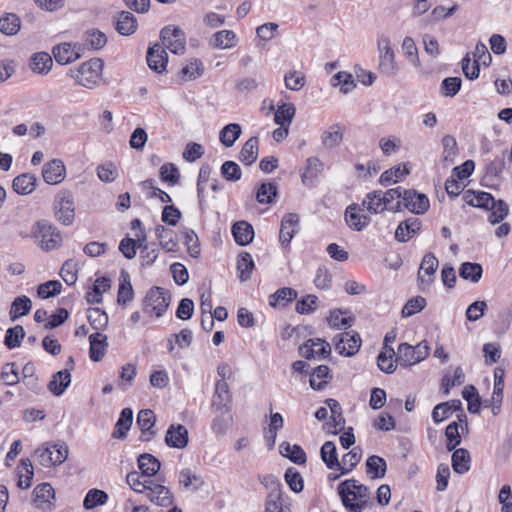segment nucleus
<instances>
[{"label": "nucleus", "instance_id": "nucleus-1", "mask_svg": "<svg viewBox=\"0 0 512 512\" xmlns=\"http://www.w3.org/2000/svg\"><path fill=\"white\" fill-rule=\"evenodd\" d=\"M338 493L342 503L349 512H362L366 507V498L369 495L368 488L359 484L356 480H345L338 486Z\"/></svg>", "mask_w": 512, "mask_h": 512}, {"label": "nucleus", "instance_id": "nucleus-2", "mask_svg": "<svg viewBox=\"0 0 512 512\" xmlns=\"http://www.w3.org/2000/svg\"><path fill=\"white\" fill-rule=\"evenodd\" d=\"M33 236L45 251L58 248L62 243L60 231L46 220L37 221L32 228Z\"/></svg>", "mask_w": 512, "mask_h": 512}, {"label": "nucleus", "instance_id": "nucleus-3", "mask_svg": "<svg viewBox=\"0 0 512 512\" xmlns=\"http://www.w3.org/2000/svg\"><path fill=\"white\" fill-rule=\"evenodd\" d=\"M102 68V60L99 58H93L81 64L76 71H72L71 76L79 85L91 89L98 83Z\"/></svg>", "mask_w": 512, "mask_h": 512}, {"label": "nucleus", "instance_id": "nucleus-4", "mask_svg": "<svg viewBox=\"0 0 512 512\" xmlns=\"http://www.w3.org/2000/svg\"><path fill=\"white\" fill-rule=\"evenodd\" d=\"M429 352L430 347L426 341H422L416 346L401 343L398 346L396 362L402 367H408L426 359Z\"/></svg>", "mask_w": 512, "mask_h": 512}, {"label": "nucleus", "instance_id": "nucleus-5", "mask_svg": "<svg viewBox=\"0 0 512 512\" xmlns=\"http://www.w3.org/2000/svg\"><path fill=\"white\" fill-rule=\"evenodd\" d=\"M171 296L167 290L161 287L151 288L144 298V311L147 313H155L157 317H161L167 310Z\"/></svg>", "mask_w": 512, "mask_h": 512}, {"label": "nucleus", "instance_id": "nucleus-6", "mask_svg": "<svg viewBox=\"0 0 512 512\" xmlns=\"http://www.w3.org/2000/svg\"><path fill=\"white\" fill-rule=\"evenodd\" d=\"M377 46L379 51V69L381 73L387 76H394L397 72V65L389 37L380 35L377 40Z\"/></svg>", "mask_w": 512, "mask_h": 512}, {"label": "nucleus", "instance_id": "nucleus-7", "mask_svg": "<svg viewBox=\"0 0 512 512\" xmlns=\"http://www.w3.org/2000/svg\"><path fill=\"white\" fill-rule=\"evenodd\" d=\"M162 45L174 54H182L185 51L186 37L183 30L176 26H165L160 31Z\"/></svg>", "mask_w": 512, "mask_h": 512}, {"label": "nucleus", "instance_id": "nucleus-8", "mask_svg": "<svg viewBox=\"0 0 512 512\" xmlns=\"http://www.w3.org/2000/svg\"><path fill=\"white\" fill-rule=\"evenodd\" d=\"M56 219L63 225H71L75 218L73 197L68 192L60 193L54 203Z\"/></svg>", "mask_w": 512, "mask_h": 512}, {"label": "nucleus", "instance_id": "nucleus-9", "mask_svg": "<svg viewBox=\"0 0 512 512\" xmlns=\"http://www.w3.org/2000/svg\"><path fill=\"white\" fill-rule=\"evenodd\" d=\"M335 349L346 357L355 355L361 346V338L357 332L347 331L334 337Z\"/></svg>", "mask_w": 512, "mask_h": 512}, {"label": "nucleus", "instance_id": "nucleus-10", "mask_svg": "<svg viewBox=\"0 0 512 512\" xmlns=\"http://www.w3.org/2000/svg\"><path fill=\"white\" fill-rule=\"evenodd\" d=\"M231 394L226 381L218 380L212 397L211 407L214 413L226 415L230 411Z\"/></svg>", "mask_w": 512, "mask_h": 512}, {"label": "nucleus", "instance_id": "nucleus-11", "mask_svg": "<svg viewBox=\"0 0 512 512\" xmlns=\"http://www.w3.org/2000/svg\"><path fill=\"white\" fill-rule=\"evenodd\" d=\"M299 353L302 357L310 360L316 358H325L331 353V346L323 339H308L299 347Z\"/></svg>", "mask_w": 512, "mask_h": 512}, {"label": "nucleus", "instance_id": "nucleus-12", "mask_svg": "<svg viewBox=\"0 0 512 512\" xmlns=\"http://www.w3.org/2000/svg\"><path fill=\"white\" fill-rule=\"evenodd\" d=\"M364 209L360 204H350L345 210V221L347 225L355 231H362L370 224L371 218L360 214Z\"/></svg>", "mask_w": 512, "mask_h": 512}, {"label": "nucleus", "instance_id": "nucleus-13", "mask_svg": "<svg viewBox=\"0 0 512 512\" xmlns=\"http://www.w3.org/2000/svg\"><path fill=\"white\" fill-rule=\"evenodd\" d=\"M66 168L62 160L53 159L42 168V177L47 184L56 185L64 180Z\"/></svg>", "mask_w": 512, "mask_h": 512}, {"label": "nucleus", "instance_id": "nucleus-14", "mask_svg": "<svg viewBox=\"0 0 512 512\" xmlns=\"http://www.w3.org/2000/svg\"><path fill=\"white\" fill-rule=\"evenodd\" d=\"M155 423L156 417L152 410L143 409L139 411L137 415V425L142 433L140 437L141 441L148 442L156 435L154 429Z\"/></svg>", "mask_w": 512, "mask_h": 512}, {"label": "nucleus", "instance_id": "nucleus-15", "mask_svg": "<svg viewBox=\"0 0 512 512\" xmlns=\"http://www.w3.org/2000/svg\"><path fill=\"white\" fill-rule=\"evenodd\" d=\"M404 195L403 208L415 214H423L428 210L429 199L425 194L418 193L415 190H407Z\"/></svg>", "mask_w": 512, "mask_h": 512}, {"label": "nucleus", "instance_id": "nucleus-16", "mask_svg": "<svg viewBox=\"0 0 512 512\" xmlns=\"http://www.w3.org/2000/svg\"><path fill=\"white\" fill-rule=\"evenodd\" d=\"M299 224V216L296 213L286 214L281 221L279 241L283 247H287L293 239Z\"/></svg>", "mask_w": 512, "mask_h": 512}, {"label": "nucleus", "instance_id": "nucleus-17", "mask_svg": "<svg viewBox=\"0 0 512 512\" xmlns=\"http://www.w3.org/2000/svg\"><path fill=\"white\" fill-rule=\"evenodd\" d=\"M146 60L150 69L162 73L166 69L168 55L162 45L155 44L148 48Z\"/></svg>", "mask_w": 512, "mask_h": 512}, {"label": "nucleus", "instance_id": "nucleus-18", "mask_svg": "<svg viewBox=\"0 0 512 512\" xmlns=\"http://www.w3.org/2000/svg\"><path fill=\"white\" fill-rule=\"evenodd\" d=\"M188 439V430L182 424L170 425L165 435V443L172 448H185Z\"/></svg>", "mask_w": 512, "mask_h": 512}, {"label": "nucleus", "instance_id": "nucleus-19", "mask_svg": "<svg viewBox=\"0 0 512 512\" xmlns=\"http://www.w3.org/2000/svg\"><path fill=\"white\" fill-rule=\"evenodd\" d=\"M326 404L330 409L331 417L330 420L325 423L324 428L328 433L336 434L344 428L345 424V419L342 416V408L335 399H327Z\"/></svg>", "mask_w": 512, "mask_h": 512}, {"label": "nucleus", "instance_id": "nucleus-20", "mask_svg": "<svg viewBox=\"0 0 512 512\" xmlns=\"http://www.w3.org/2000/svg\"><path fill=\"white\" fill-rule=\"evenodd\" d=\"M147 497L152 503L161 507H168L174 501L173 494L169 488L154 482L147 490Z\"/></svg>", "mask_w": 512, "mask_h": 512}, {"label": "nucleus", "instance_id": "nucleus-21", "mask_svg": "<svg viewBox=\"0 0 512 512\" xmlns=\"http://www.w3.org/2000/svg\"><path fill=\"white\" fill-rule=\"evenodd\" d=\"M155 235L159 241V245L166 252L178 251V238L176 233L163 225L155 227Z\"/></svg>", "mask_w": 512, "mask_h": 512}, {"label": "nucleus", "instance_id": "nucleus-22", "mask_svg": "<svg viewBox=\"0 0 512 512\" xmlns=\"http://www.w3.org/2000/svg\"><path fill=\"white\" fill-rule=\"evenodd\" d=\"M420 227L421 222L418 218H408L398 225L395 231V238L399 242H407L420 230Z\"/></svg>", "mask_w": 512, "mask_h": 512}, {"label": "nucleus", "instance_id": "nucleus-23", "mask_svg": "<svg viewBox=\"0 0 512 512\" xmlns=\"http://www.w3.org/2000/svg\"><path fill=\"white\" fill-rule=\"evenodd\" d=\"M37 183L35 175L23 173L13 179L12 188L19 195H29L36 189Z\"/></svg>", "mask_w": 512, "mask_h": 512}, {"label": "nucleus", "instance_id": "nucleus-24", "mask_svg": "<svg viewBox=\"0 0 512 512\" xmlns=\"http://www.w3.org/2000/svg\"><path fill=\"white\" fill-rule=\"evenodd\" d=\"M407 190L408 189L398 186L383 192V200L385 201L387 210L391 212L402 211L405 197L404 193H406Z\"/></svg>", "mask_w": 512, "mask_h": 512}, {"label": "nucleus", "instance_id": "nucleus-25", "mask_svg": "<svg viewBox=\"0 0 512 512\" xmlns=\"http://www.w3.org/2000/svg\"><path fill=\"white\" fill-rule=\"evenodd\" d=\"M360 205L371 214H379L387 210L382 190H374L367 193Z\"/></svg>", "mask_w": 512, "mask_h": 512}, {"label": "nucleus", "instance_id": "nucleus-26", "mask_svg": "<svg viewBox=\"0 0 512 512\" xmlns=\"http://www.w3.org/2000/svg\"><path fill=\"white\" fill-rule=\"evenodd\" d=\"M89 342V354L91 360L95 362L100 361L104 357L108 347L107 336L100 332H96L89 336Z\"/></svg>", "mask_w": 512, "mask_h": 512}, {"label": "nucleus", "instance_id": "nucleus-27", "mask_svg": "<svg viewBox=\"0 0 512 512\" xmlns=\"http://www.w3.org/2000/svg\"><path fill=\"white\" fill-rule=\"evenodd\" d=\"M463 200L470 206L489 209L490 205L495 204L494 197L488 192H474L467 190L463 195Z\"/></svg>", "mask_w": 512, "mask_h": 512}, {"label": "nucleus", "instance_id": "nucleus-28", "mask_svg": "<svg viewBox=\"0 0 512 512\" xmlns=\"http://www.w3.org/2000/svg\"><path fill=\"white\" fill-rule=\"evenodd\" d=\"M75 48L69 43H62L53 47L52 53L56 62L65 65L80 58V54Z\"/></svg>", "mask_w": 512, "mask_h": 512}, {"label": "nucleus", "instance_id": "nucleus-29", "mask_svg": "<svg viewBox=\"0 0 512 512\" xmlns=\"http://www.w3.org/2000/svg\"><path fill=\"white\" fill-rule=\"evenodd\" d=\"M71 383V374L69 369H64L55 373L48 384L49 391L55 395H62Z\"/></svg>", "mask_w": 512, "mask_h": 512}, {"label": "nucleus", "instance_id": "nucleus-30", "mask_svg": "<svg viewBox=\"0 0 512 512\" xmlns=\"http://www.w3.org/2000/svg\"><path fill=\"white\" fill-rule=\"evenodd\" d=\"M137 26V19L132 13L128 11H122L119 13L115 28L120 35H132L135 33Z\"/></svg>", "mask_w": 512, "mask_h": 512}, {"label": "nucleus", "instance_id": "nucleus-31", "mask_svg": "<svg viewBox=\"0 0 512 512\" xmlns=\"http://www.w3.org/2000/svg\"><path fill=\"white\" fill-rule=\"evenodd\" d=\"M232 234L237 244L245 246L253 240L254 230L248 222L239 221L232 226Z\"/></svg>", "mask_w": 512, "mask_h": 512}, {"label": "nucleus", "instance_id": "nucleus-32", "mask_svg": "<svg viewBox=\"0 0 512 512\" xmlns=\"http://www.w3.org/2000/svg\"><path fill=\"white\" fill-rule=\"evenodd\" d=\"M344 129L339 124H333L321 135V141L325 148L332 149L343 141Z\"/></svg>", "mask_w": 512, "mask_h": 512}, {"label": "nucleus", "instance_id": "nucleus-33", "mask_svg": "<svg viewBox=\"0 0 512 512\" xmlns=\"http://www.w3.org/2000/svg\"><path fill=\"white\" fill-rule=\"evenodd\" d=\"M279 452L282 456L287 457L293 463L302 465L305 464L307 457L304 450L300 445H291L289 442H283L279 446Z\"/></svg>", "mask_w": 512, "mask_h": 512}, {"label": "nucleus", "instance_id": "nucleus-34", "mask_svg": "<svg viewBox=\"0 0 512 512\" xmlns=\"http://www.w3.org/2000/svg\"><path fill=\"white\" fill-rule=\"evenodd\" d=\"M133 423V411L131 408H124L120 413V417L115 424L112 436L114 438L123 439Z\"/></svg>", "mask_w": 512, "mask_h": 512}, {"label": "nucleus", "instance_id": "nucleus-35", "mask_svg": "<svg viewBox=\"0 0 512 512\" xmlns=\"http://www.w3.org/2000/svg\"><path fill=\"white\" fill-rule=\"evenodd\" d=\"M297 291L290 287H283L278 289L275 293L269 296V305L272 307L282 306L285 307L297 298Z\"/></svg>", "mask_w": 512, "mask_h": 512}, {"label": "nucleus", "instance_id": "nucleus-36", "mask_svg": "<svg viewBox=\"0 0 512 512\" xmlns=\"http://www.w3.org/2000/svg\"><path fill=\"white\" fill-rule=\"evenodd\" d=\"M258 138L256 136H253L249 138L242 146V149L239 154V160L244 165H251L253 164L258 157Z\"/></svg>", "mask_w": 512, "mask_h": 512}, {"label": "nucleus", "instance_id": "nucleus-37", "mask_svg": "<svg viewBox=\"0 0 512 512\" xmlns=\"http://www.w3.org/2000/svg\"><path fill=\"white\" fill-rule=\"evenodd\" d=\"M323 171V163L317 157H309L306 166L301 173V180L304 185L310 184Z\"/></svg>", "mask_w": 512, "mask_h": 512}, {"label": "nucleus", "instance_id": "nucleus-38", "mask_svg": "<svg viewBox=\"0 0 512 512\" xmlns=\"http://www.w3.org/2000/svg\"><path fill=\"white\" fill-rule=\"evenodd\" d=\"M160 461L152 454L144 453L138 457V467L143 476L152 477L160 469Z\"/></svg>", "mask_w": 512, "mask_h": 512}, {"label": "nucleus", "instance_id": "nucleus-39", "mask_svg": "<svg viewBox=\"0 0 512 512\" xmlns=\"http://www.w3.org/2000/svg\"><path fill=\"white\" fill-rule=\"evenodd\" d=\"M452 468L458 474H464L469 471L471 457L468 450L459 448L452 454Z\"/></svg>", "mask_w": 512, "mask_h": 512}, {"label": "nucleus", "instance_id": "nucleus-40", "mask_svg": "<svg viewBox=\"0 0 512 512\" xmlns=\"http://www.w3.org/2000/svg\"><path fill=\"white\" fill-rule=\"evenodd\" d=\"M21 28V19L15 13H5L0 17V32L7 36H13Z\"/></svg>", "mask_w": 512, "mask_h": 512}, {"label": "nucleus", "instance_id": "nucleus-41", "mask_svg": "<svg viewBox=\"0 0 512 512\" xmlns=\"http://www.w3.org/2000/svg\"><path fill=\"white\" fill-rule=\"evenodd\" d=\"M237 43V36L231 30H221L213 35L210 40V45L213 48L228 49L232 48Z\"/></svg>", "mask_w": 512, "mask_h": 512}, {"label": "nucleus", "instance_id": "nucleus-42", "mask_svg": "<svg viewBox=\"0 0 512 512\" xmlns=\"http://www.w3.org/2000/svg\"><path fill=\"white\" fill-rule=\"evenodd\" d=\"M53 65L52 58L49 53L38 52L33 54L30 60V68L38 74H46Z\"/></svg>", "mask_w": 512, "mask_h": 512}, {"label": "nucleus", "instance_id": "nucleus-43", "mask_svg": "<svg viewBox=\"0 0 512 512\" xmlns=\"http://www.w3.org/2000/svg\"><path fill=\"white\" fill-rule=\"evenodd\" d=\"M32 308V302L29 297L23 295L18 296L14 299L10 308V318L12 321L17 320L18 318L27 315Z\"/></svg>", "mask_w": 512, "mask_h": 512}, {"label": "nucleus", "instance_id": "nucleus-44", "mask_svg": "<svg viewBox=\"0 0 512 512\" xmlns=\"http://www.w3.org/2000/svg\"><path fill=\"white\" fill-rule=\"evenodd\" d=\"M321 459L326 464V466L331 469L340 468V462L337 456V449L335 444L332 441L325 442L320 450Z\"/></svg>", "mask_w": 512, "mask_h": 512}, {"label": "nucleus", "instance_id": "nucleus-45", "mask_svg": "<svg viewBox=\"0 0 512 512\" xmlns=\"http://www.w3.org/2000/svg\"><path fill=\"white\" fill-rule=\"evenodd\" d=\"M278 188L274 182L262 183L256 191V200L260 204H272L277 197Z\"/></svg>", "mask_w": 512, "mask_h": 512}, {"label": "nucleus", "instance_id": "nucleus-46", "mask_svg": "<svg viewBox=\"0 0 512 512\" xmlns=\"http://www.w3.org/2000/svg\"><path fill=\"white\" fill-rule=\"evenodd\" d=\"M387 469L386 461L377 455H372L366 460V471L371 478H383Z\"/></svg>", "mask_w": 512, "mask_h": 512}, {"label": "nucleus", "instance_id": "nucleus-47", "mask_svg": "<svg viewBox=\"0 0 512 512\" xmlns=\"http://www.w3.org/2000/svg\"><path fill=\"white\" fill-rule=\"evenodd\" d=\"M296 108L292 103H283L278 106L275 111L274 121L279 126H290L294 116H295Z\"/></svg>", "mask_w": 512, "mask_h": 512}, {"label": "nucleus", "instance_id": "nucleus-48", "mask_svg": "<svg viewBox=\"0 0 512 512\" xmlns=\"http://www.w3.org/2000/svg\"><path fill=\"white\" fill-rule=\"evenodd\" d=\"M83 40L92 50H100L107 43V37L104 32L98 29H89L84 33Z\"/></svg>", "mask_w": 512, "mask_h": 512}, {"label": "nucleus", "instance_id": "nucleus-49", "mask_svg": "<svg viewBox=\"0 0 512 512\" xmlns=\"http://www.w3.org/2000/svg\"><path fill=\"white\" fill-rule=\"evenodd\" d=\"M241 135V126L237 123H230L224 126L220 133V142L225 147H231Z\"/></svg>", "mask_w": 512, "mask_h": 512}, {"label": "nucleus", "instance_id": "nucleus-50", "mask_svg": "<svg viewBox=\"0 0 512 512\" xmlns=\"http://www.w3.org/2000/svg\"><path fill=\"white\" fill-rule=\"evenodd\" d=\"M204 72L203 63L199 59H193L187 63L179 72L184 81H191L199 78Z\"/></svg>", "mask_w": 512, "mask_h": 512}, {"label": "nucleus", "instance_id": "nucleus-51", "mask_svg": "<svg viewBox=\"0 0 512 512\" xmlns=\"http://www.w3.org/2000/svg\"><path fill=\"white\" fill-rule=\"evenodd\" d=\"M178 481L184 488H192L194 491H198L204 485L203 479L190 469L181 470L178 475Z\"/></svg>", "mask_w": 512, "mask_h": 512}, {"label": "nucleus", "instance_id": "nucleus-52", "mask_svg": "<svg viewBox=\"0 0 512 512\" xmlns=\"http://www.w3.org/2000/svg\"><path fill=\"white\" fill-rule=\"evenodd\" d=\"M254 269V261L248 252H242L238 256L237 270L239 271V278L242 282L248 281L251 278V273Z\"/></svg>", "mask_w": 512, "mask_h": 512}, {"label": "nucleus", "instance_id": "nucleus-53", "mask_svg": "<svg viewBox=\"0 0 512 512\" xmlns=\"http://www.w3.org/2000/svg\"><path fill=\"white\" fill-rule=\"evenodd\" d=\"M483 274L482 266L478 263L464 262L459 269V275L465 280L477 283Z\"/></svg>", "mask_w": 512, "mask_h": 512}, {"label": "nucleus", "instance_id": "nucleus-54", "mask_svg": "<svg viewBox=\"0 0 512 512\" xmlns=\"http://www.w3.org/2000/svg\"><path fill=\"white\" fill-rule=\"evenodd\" d=\"M408 174L409 169L406 167V165H397L391 169L384 171L380 176L379 182L381 185L387 186L391 183L397 182L398 179H401Z\"/></svg>", "mask_w": 512, "mask_h": 512}, {"label": "nucleus", "instance_id": "nucleus-55", "mask_svg": "<svg viewBox=\"0 0 512 512\" xmlns=\"http://www.w3.org/2000/svg\"><path fill=\"white\" fill-rule=\"evenodd\" d=\"M19 469V479H18V487L21 489H28L32 485L33 479V466L29 459L21 460Z\"/></svg>", "mask_w": 512, "mask_h": 512}, {"label": "nucleus", "instance_id": "nucleus-56", "mask_svg": "<svg viewBox=\"0 0 512 512\" xmlns=\"http://www.w3.org/2000/svg\"><path fill=\"white\" fill-rule=\"evenodd\" d=\"M134 298V291L132 288V285L129 280V275L122 273L118 295H117V302L121 305H127L129 302H131Z\"/></svg>", "mask_w": 512, "mask_h": 512}, {"label": "nucleus", "instance_id": "nucleus-57", "mask_svg": "<svg viewBox=\"0 0 512 512\" xmlns=\"http://www.w3.org/2000/svg\"><path fill=\"white\" fill-rule=\"evenodd\" d=\"M108 500V494L99 489H91L86 494L83 506L87 510L94 509L95 507L99 505H104Z\"/></svg>", "mask_w": 512, "mask_h": 512}, {"label": "nucleus", "instance_id": "nucleus-58", "mask_svg": "<svg viewBox=\"0 0 512 512\" xmlns=\"http://www.w3.org/2000/svg\"><path fill=\"white\" fill-rule=\"evenodd\" d=\"M330 376V369L326 365H319L314 368L309 383L312 389L322 390L327 382L324 380Z\"/></svg>", "mask_w": 512, "mask_h": 512}, {"label": "nucleus", "instance_id": "nucleus-59", "mask_svg": "<svg viewBox=\"0 0 512 512\" xmlns=\"http://www.w3.org/2000/svg\"><path fill=\"white\" fill-rule=\"evenodd\" d=\"M443 152L442 160L445 163L452 164L458 155V146L456 139L451 135L442 138Z\"/></svg>", "mask_w": 512, "mask_h": 512}, {"label": "nucleus", "instance_id": "nucleus-60", "mask_svg": "<svg viewBox=\"0 0 512 512\" xmlns=\"http://www.w3.org/2000/svg\"><path fill=\"white\" fill-rule=\"evenodd\" d=\"M332 84L334 86H340V91L343 94L351 92L355 87V81L353 76L347 72H338L332 77Z\"/></svg>", "mask_w": 512, "mask_h": 512}, {"label": "nucleus", "instance_id": "nucleus-61", "mask_svg": "<svg viewBox=\"0 0 512 512\" xmlns=\"http://www.w3.org/2000/svg\"><path fill=\"white\" fill-rule=\"evenodd\" d=\"M397 357V353L393 348H389L386 352H381L377 357V364L381 371L390 374L393 373L396 369V365L394 364L393 357Z\"/></svg>", "mask_w": 512, "mask_h": 512}, {"label": "nucleus", "instance_id": "nucleus-62", "mask_svg": "<svg viewBox=\"0 0 512 512\" xmlns=\"http://www.w3.org/2000/svg\"><path fill=\"white\" fill-rule=\"evenodd\" d=\"M488 210H491L488 220L494 225L501 222L508 215L509 207L504 200L499 199L495 200V204L490 205Z\"/></svg>", "mask_w": 512, "mask_h": 512}, {"label": "nucleus", "instance_id": "nucleus-63", "mask_svg": "<svg viewBox=\"0 0 512 512\" xmlns=\"http://www.w3.org/2000/svg\"><path fill=\"white\" fill-rule=\"evenodd\" d=\"M25 337L24 328L21 325L9 328L6 331L4 344L9 348L13 349L19 347L22 339Z\"/></svg>", "mask_w": 512, "mask_h": 512}, {"label": "nucleus", "instance_id": "nucleus-64", "mask_svg": "<svg viewBox=\"0 0 512 512\" xmlns=\"http://www.w3.org/2000/svg\"><path fill=\"white\" fill-rule=\"evenodd\" d=\"M90 325L95 330H102L108 325L107 314L99 308H90L87 315Z\"/></svg>", "mask_w": 512, "mask_h": 512}]
</instances>
